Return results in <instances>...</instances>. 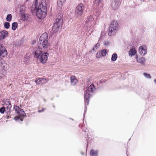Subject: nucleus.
Listing matches in <instances>:
<instances>
[{
    "label": "nucleus",
    "mask_w": 156,
    "mask_h": 156,
    "mask_svg": "<svg viewBox=\"0 0 156 156\" xmlns=\"http://www.w3.org/2000/svg\"><path fill=\"white\" fill-rule=\"evenodd\" d=\"M38 0H35L32 5L31 10L33 15L37 16L39 19L44 18L47 14V9L45 4L41 3L37 7Z\"/></svg>",
    "instance_id": "f257e3e1"
},
{
    "label": "nucleus",
    "mask_w": 156,
    "mask_h": 156,
    "mask_svg": "<svg viewBox=\"0 0 156 156\" xmlns=\"http://www.w3.org/2000/svg\"><path fill=\"white\" fill-rule=\"evenodd\" d=\"M62 16L61 14L58 16L56 21L53 26L52 29L53 32L55 33L58 31L59 28L62 27Z\"/></svg>",
    "instance_id": "f03ea898"
},
{
    "label": "nucleus",
    "mask_w": 156,
    "mask_h": 156,
    "mask_svg": "<svg viewBox=\"0 0 156 156\" xmlns=\"http://www.w3.org/2000/svg\"><path fill=\"white\" fill-rule=\"evenodd\" d=\"M118 24L115 20L112 21L110 23L108 30V34L109 36L113 35L115 33L118 28Z\"/></svg>",
    "instance_id": "7ed1b4c3"
},
{
    "label": "nucleus",
    "mask_w": 156,
    "mask_h": 156,
    "mask_svg": "<svg viewBox=\"0 0 156 156\" xmlns=\"http://www.w3.org/2000/svg\"><path fill=\"white\" fill-rule=\"evenodd\" d=\"M14 109L15 112L18 115V116L15 117V119L17 120L20 119V120L22 121L23 120L22 118H24L26 115V113L23 110L16 105L14 106Z\"/></svg>",
    "instance_id": "20e7f679"
},
{
    "label": "nucleus",
    "mask_w": 156,
    "mask_h": 156,
    "mask_svg": "<svg viewBox=\"0 0 156 156\" xmlns=\"http://www.w3.org/2000/svg\"><path fill=\"white\" fill-rule=\"evenodd\" d=\"M84 9V6L82 3H80L77 6L75 11V15L77 17L81 16Z\"/></svg>",
    "instance_id": "39448f33"
},
{
    "label": "nucleus",
    "mask_w": 156,
    "mask_h": 156,
    "mask_svg": "<svg viewBox=\"0 0 156 156\" xmlns=\"http://www.w3.org/2000/svg\"><path fill=\"white\" fill-rule=\"evenodd\" d=\"M7 53L5 47L0 42V56L5 57L7 55Z\"/></svg>",
    "instance_id": "423d86ee"
},
{
    "label": "nucleus",
    "mask_w": 156,
    "mask_h": 156,
    "mask_svg": "<svg viewBox=\"0 0 156 156\" xmlns=\"http://www.w3.org/2000/svg\"><path fill=\"white\" fill-rule=\"evenodd\" d=\"M48 55L49 54L47 53H43L39 58L40 62L43 63H45L48 60Z\"/></svg>",
    "instance_id": "0eeeda50"
},
{
    "label": "nucleus",
    "mask_w": 156,
    "mask_h": 156,
    "mask_svg": "<svg viewBox=\"0 0 156 156\" xmlns=\"http://www.w3.org/2000/svg\"><path fill=\"white\" fill-rule=\"evenodd\" d=\"M42 52V49L39 48L38 47L36 49L34 48L33 51L34 57L36 58H38Z\"/></svg>",
    "instance_id": "6e6552de"
},
{
    "label": "nucleus",
    "mask_w": 156,
    "mask_h": 156,
    "mask_svg": "<svg viewBox=\"0 0 156 156\" xmlns=\"http://www.w3.org/2000/svg\"><path fill=\"white\" fill-rule=\"evenodd\" d=\"M94 18L92 15H90L87 17L85 21L86 23L91 24V25H93L95 24L96 22L94 20Z\"/></svg>",
    "instance_id": "1a4fd4ad"
},
{
    "label": "nucleus",
    "mask_w": 156,
    "mask_h": 156,
    "mask_svg": "<svg viewBox=\"0 0 156 156\" xmlns=\"http://www.w3.org/2000/svg\"><path fill=\"white\" fill-rule=\"evenodd\" d=\"M48 43L47 41L39 40L38 44V47L39 48L42 49L43 48L47 47Z\"/></svg>",
    "instance_id": "9d476101"
},
{
    "label": "nucleus",
    "mask_w": 156,
    "mask_h": 156,
    "mask_svg": "<svg viewBox=\"0 0 156 156\" xmlns=\"http://www.w3.org/2000/svg\"><path fill=\"white\" fill-rule=\"evenodd\" d=\"M139 52L141 55H144L147 53V48L145 45H142L139 47Z\"/></svg>",
    "instance_id": "9b49d317"
},
{
    "label": "nucleus",
    "mask_w": 156,
    "mask_h": 156,
    "mask_svg": "<svg viewBox=\"0 0 156 156\" xmlns=\"http://www.w3.org/2000/svg\"><path fill=\"white\" fill-rule=\"evenodd\" d=\"M48 81V79L45 78H38L35 80V82L38 84H44Z\"/></svg>",
    "instance_id": "f8f14e48"
},
{
    "label": "nucleus",
    "mask_w": 156,
    "mask_h": 156,
    "mask_svg": "<svg viewBox=\"0 0 156 156\" xmlns=\"http://www.w3.org/2000/svg\"><path fill=\"white\" fill-rule=\"evenodd\" d=\"M0 67L1 70L7 71L8 69L7 65L4 61H0Z\"/></svg>",
    "instance_id": "ddd939ff"
},
{
    "label": "nucleus",
    "mask_w": 156,
    "mask_h": 156,
    "mask_svg": "<svg viewBox=\"0 0 156 156\" xmlns=\"http://www.w3.org/2000/svg\"><path fill=\"white\" fill-rule=\"evenodd\" d=\"M91 96L90 94L88 91H86L84 94L85 104L88 105L89 102V98Z\"/></svg>",
    "instance_id": "4468645a"
},
{
    "label": "nucleus",
    "mask_w": 156,
    "mask_h": 156,
    "mask_svg": "<svg viewBox=\"0 0 156 156\" xmlns=\"http://www.w3.org/2000/svg\"><path fill=\"white\" fill-rule=\"evenodd\" d=\"M48 34L46 33H44L41 35L40 37L39 40L48 42Z\"/></svg>",
    "instance_id": "2eb2a0df"
},
{
    "label": "nucleus",
    "mask_w": 156,
    "mask_h": 156,
    "mask_svg": "<svg viewBox=\"0 0 156 156\" xmlns=\"http://www.w3.org/2000/svg\"><path fill=\"white\" fill-rule=\"evenodd\" d=\"M70 82L73 86L75 85L78 82V80L75 76H72L70 77Z\"/></svg>",
    "instance_id": "dca6fc26"
},
{
    "label": "nucleus",
    "mask_w": 156,
    "mask_h": 156,
    "mask_svg": "<svg viewBox=\"0 0 156 156\" xmlns=\"http://www.w3.org/2000/svg\"><path fill=\"white\" fill-rule=\"evenodd\" d=\"M4 106L5 107L6 106V108H7L8 110H9V109H10L12 107V105L9 100H6L5 101Z\"/></svg>",
    "instance_id": "f3484780"
},
{
    "label": "nucleus",
    "mask_w": 156,
    "mask_h": 156,
    "mask_svg": "<svg viewBox=\"0 0 156 156\" xmlns=\"http://www.w3.org/2000/svg\"><path fill=\"white\" fill-rule=\"evenodd\" d=\"M136 53V51L135 48L131 49L129 52V55L131 56H132L135 55Z\"/></svg>",
    "instance_id": "a211bd4d"
},
{
    "label": "nucleus",
    "mask_w": 156,
    "mask_h": 156,
    "mask_svg": "<svg viewBox=\"0 0 156 156\" xmlns=\"http://www.w3.org/2000/svg\"><path fill=\"white\" fill-rule=\"evenodd\" d=\"M98 151L97 150H92L90 151V156H97Z\"/></svg>",
    "instance_id": "6ab92c4d"
},
{
    "label": "nucleus",
    "mask_w": 156,
    "mask_h": 156,
    "mask_svg": "<svg viewBox=\"0 0 156 156\" xmlns=\"http://www.w3.org/2000/svg\"><path fill=\"white\" fill-rule=\"evenodd\" d=\"M7 71L3 70L0 71V78H2L5 76L7 74Z\"/></svg>",
    "instance_id": "aec40b11"
},
{
    "label": "nucleus",
    "mask_w": 156,
    "mask_h": 156,
    "mask_svg": "<svg viewBox=\"0 0 156 156\" xmlns=\"http://www.w3.org/2000/svg\"><path fill=\"white\" fill-rule=\"evenodd\" d=\"M1 35L4 37V38L8 36V32L6 30H2L0 32Z\"/></svg>",
    "instance_id": "412c9836"
},
{
    "label": "nucleus",
    "mask_w": 156,
    "mask_h": 156,
    "mask_svg": "<svg viewBox=\"0 0 156 156\" xmlns=\"http://www.w3.org/2000/svg\"><path fill=\"white\" fill-rule=\"evenodd\" d=\"M95 90V87L93 85H91L88 87L87 89V90L88 92H93L94 90Z\"/></svg>",
    "instance_id": "4be33fe9"
},
{
    "label": "nucleus",
    "mask_w": 156,
    "mask_h": 156,
    "mask_svg": "<svg viewBox=\"0 0 156 156\" xmlns=\"http://www.w3.org/2000/svg\"><path fill=\"white\" fill-rule=\"evenodd\" d=\"M22 20L23 21L27 20L28 18V15L27 14H23L21 16Z\"/></svg>",
    "instance_id": "5701e85b"
},
{
    "label": "nucleus",
    "mask_w": 156,
    "mask_h": 156,
    "mask_svg": "<svg viewBox=\"0 0 156 156\" xmlns=\"http://www.w3.org/2000/svg\"><path fill=\"white\" fill-rule=\"evenodd\" d=\"M117 58V55L116 53H114L112 55L111 58V60L112 61H116Z\"/></svg>",
    "instance_id": "b1692460"
},
{
    "label": "nucleus",
    "mask_w": 156,
    "mask_h": 156,
    "mask_svg": "<svg viewBox=\"0 0 156 156\" xmlns=\"http://www.w3.org/2000/svg\"><path fill=\"white\" fill-rule=\"evenodd\" d=\"M12 29L13 30H16L18 27L17 23L16 22L13 23L12 24Z\"/></svg>",
    "instance_id": "393cba45"
},
{
    "label": "nucleus",
    "mask_w": 156,
    "mask_h": 156,
    "mask_svg": "<svg viewBox=\"0 0 156 156\" xmlns=\"http://www.w3.org/2000/svg\"><path fill=\"white\" fill-rule=\"evenodd\" d=\"M108 52V51L106 49H105L102 51L101 52V54L103 56H105L107 53Z\"/></svg>",
    "instance_id": "a878e982"
},
{
    "label": "nucleus",
    "mask_w": 156,
    "mask_h": 156,
    "mask_svg": "<svg viewBox=\"0 0 156 156\" xmlns=\"http://www.w3.org/2000/svg\"><path fill=\"white\" fill-rule=\"evenodd\" d=\"M145 58L144 57H141L138 61L140 63L142 64H144L145 62Z\"/></svg>",
    "instance_id": "bb28decb"
},
{
    "label": "nucleus",
    "mask_w": 156,
    "mask_h": 156,
    "mask_svg": "<svg viewBox=\"0 0 156 156\" xmlns=\"http://www.w3.org/2000/svg\"><path fill=\"white\" fill-rule=\"evenodd\" d=\"M12 19V16L11 14H8L6 18V20L8 21H10Z\"/></svg>",
    "instance_id": "cd10ccee"
},
{
    "label": "nucleus",
    "mask_w": 156,
    "mask_h": 156,
    "mask_svg": "<svg viewBox=\"0 0 156 156\" xmlns=\"http://www.w3.org/2000/svg\"><path fill=\"white\" fill-rule=\"evenodd\" d=\"M103 0H95V3L98 5H101L102 2Z\"/></svg>",
    "instance_id": "c85d7f7f"
},
{
    "label": "nucleus",
    "mask_w": 156,
    "mask_h": 156,
    "mask_svg": "<svg viewBox=\"0 0 156 156\" xmlns=\"http://www.w3.org/2000/svg\"><path fill=\"white\" fill-rule=\"evenodd\" d=\"M4 27L6 29H8L10 27L9 23L7 22H5L4 25Z\"/></svg>",
    "instance_id": "c756f323"
},
{
    "label": "nucleus",
    "mask_w": 156,
    "mask_h": 156,
    "mask_svg": "<svg viewBox=\"0 0 156 156\" xmlns=\"http://www.w3.org/2000/svg\"><path fill=\"white\" fill-rule=\"evenodd\" d=\"M5 106H3L0 108V112L2 114L4 113L5 111Z\"/></svg>",
    "instance_id": "7c9ffc66"
},
{
    "label": "nucleus",
    "mask_w": 156,
    "mask_h": 156,
    "mask_svg": "<svg viewBox=\"0 0 156 156\" xmlns=\"http://www.w3.org/2000/svg\"><path fill=\"white\" fill-rule=\"evenodd\" d=\"M144 75L147 78H151V75L149 74H147L146 73H144Z\"/></svg>",
    "instance_id": "2f4dec72"
},
{
    "label": "nucleus",
    "mask_w": 156,
    "mask_h": 156,
    "mask_svg": "<svg viewBox=\"0 0 156 156\" xmlns=\"http://www.w3.org/2000/svg\"><path fill=\"white\" fill-rule=\"evenodd\" d=\"M100 46V44L99 43H97V44H96L95 46H94V47L92 49V50L93 51H94V50H95V48H94V47L96 49H97L98 47H99V46Z\"/></svg>",
    "instance_id": "473e14b6"
},
{
    "label": "nucleus",
    "mask_w": 156,
    "mask_h": 156,
    "mask_svg": "<svg viewBox=\"0 0 156 156\" xmlns=\"http://www.w3.org/2000/svg\"><path fill=\"white\" fill-rule=\"evenodd\" d=\"M101 53L100 52H98L96 54V57L97 58H100L101 56Z\"/></svg>",
    "instance_id": "72a5a7b5"
},
{
    "label": "nucleus",
    "mask_w": 156,
    "mask_h": 156,
    "mask_svg": "<svg viewBox=\"0 0 156 156\" xmlns=\"http://www.w3.org/2000/svg\"><path fill=\"white\" fill-rule=\"evenodd\" d=\"M44 110V108H42V110H39L38 111V112H43Z\"/></svg>",
    "instance_id": "f704fd0d"
},
{
    "label": "nucleus",
    "mask_w": 156,
    "mask_h": 156,
    "mask_svg": "<svg viewBox=\"0 0 156 156\" xmlns=\"http://www.w3.org/2000/svg\"><path fill=\"white\" fill-rule=\"evenodd\" d=\"M4 37H3L2 35H0V40L4 39Z\"/></svg>",
    "instance_id": "c9c22d12"
},
{
    "label": "nucleus",
    "mask_w": 156,
    "mask_h": 156,
    "mask_svg": "<svg viewBox=\"0 0 156 156\" xmlns=\"http://www.w3.org/2000/svg\"><path fill=\"white\" fill-rule=\"evenodd\" d=\"M36 41H35L34 40L31 42V44H35L36 43Z\"/></svg>",
    "instance_id": "e433bc0d"
},
{
    "label": "nucleus",
    "mask_w": 156,
    "mask_h": 156,
    "mask_svg": "<svg viewBox=\"0 0 156 156\" xmlns=\"http://www.w3.org/2000/svg\"><path fill=\"white\" fill-rule=\"evenodd\" d=\"M66 1V0H60L61 2H64Z\"/></svg>",
    "instance_id": "4c0bfd02"
},
{
    "label": "nucleus",
    "mask_w": 156,
    "mask_h": 156,
    "mask_svg": "<svg viewBox=\"0 0 156 156\" xmlns=\"http://www.w3.org/2000/svg\"><path fill=\"white\" fill-rule=\"evenodd\" d=\"M154 82L155 83H156V79H155L154 80Z\"/></svg>",
    "instance_id": "58836bf2"
},
{
    "label": "nucleus",
    "mask_w": 156,
    "mask_h": 156,
    "mask_svg": "<svg viewBox=\"0 0 156 156\" xmlns=\"http://www.w3.org/2000/svg\"><path fill=\"white\" fill-rule=\"evenodd\" d=\"M28 0H26V1H28Z\"/></svg>",
    "instance_id": "ea45409f"
}]
</instances>
